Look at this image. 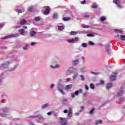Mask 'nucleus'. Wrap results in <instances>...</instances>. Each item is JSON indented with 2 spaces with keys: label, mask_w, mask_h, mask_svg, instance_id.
Here are the masks:
<instances>
[{
  "label": "nucleus",
  "mask_w": 125,
  "mask_h": 125,
  "mask_svg": "<svg viewBox=\"0 0 125 125\" xmlns=\"http://www.w3.org/2000/svg\"><path fill=\"white\" fill-rule=\"evenodd\" d=\"M82 81H84V77H83V75H80Z\"/></svg>",
  "instance_id": "52"
},
{
  "label": "nucleus",
  "mask_w": 125,
  "mask_h": 125,
  "mask_svg": "<svg viewBox=\"0 0 125 125\" xmlns=\"http://www.w3.org/2000/svg\"><path fill=\"white\" fill-rule=\"evenodd\" d=\"M9 64H10V61L5 62L2 64H1V65L0 66V68H8V66H9Z\"/></svg>",
  "instance_id": "7"
},
{
  "label": "nucleus",
  "mask_w": 125,
  "mask_h": 125,
  "mask_svg": "<svg viewBox=\"0 0 125 125\" xmlns=\"http://www.w3.org/2000/svg\"><path fill=\"white\" fill-rule=\"evenodd\" d=\"M17 67H18V65H15L14 67L13 68H11L10 71H14V70H15V69H16Z\"/></svg>",
  "instance_id": "38"
},
{
  "label": "nucleus",
  "mask_w": 125,
  "mask_h": 125,
  "mask_svg": "<svg viewBox=\"0 0 125 125\" xmlns=\"http://www.w3.org/2000/svg\"><path fill=\"white\" fill-rule=\"evenodd\" d=\"M23 28H24V29H27V26H23Z\"/></svg>",
  "instance_id": "64"
},
{
  "label": "nucleus",
  "mask_w": 125,
  "mask_h": 125,
  "mask_svg": "<svg viewBox=\"0 0 125 125\" xmlns=\"http://www.w3.org/2000/svg\"><path fill=\"white\" fill-rule=\"evenodd\" d=\"M77 34H78V33L76 31H71L70 33V36H75V35H77Z\"/></svg>",
  "instance_id": "25"
},
{
  "label": "nucleus",
  "mask_w": 125,
  "mask_h": 125,
  "mask_svg": "<svg viewBox=\"0 0 125 125\" xmlns=\"http://www.w3.org/2000/svg\"><path fill=\"white\" fill-rule=\"evenodd\" d=\"M30 37L33 38V37H35L36 35H37V32L34 30H31L29 33Z\"/></svg>",
  "instance_id": "12"
},
{
  "label": "nucleus",
  "mask_w": 125,
  "mask_h": 125,
  "mask_svg": "<svg viewBox=\"0 0 125 125\" xmlns=\"http://www.w3.org/2000/svg\"><path fill=\"white\" fill-rule=\"evenodd\" d=\"M47 114L48 115V116H51V115L52 114V112H49L47 113Z\"/></svg>",
  "instance_id": "56"
},
{
  "label": "nucleus",
  "mask_w": 125,
  "mask_h": 125,
  "mask_svg": "<svg viewBox=\"0 0 125 125\" xmlns=\"http://www.w3.org/2000/svg\"><path fill=\"white\" fill-rule=\"evenodd\" d=\"M83 17H84V18H89L90 16H89V15H88L86 13H84L83 14Z\"/></svg>",
  "instance_id": "31"
},
{
  "label": "nucleus",
  "mask_w": 125,
  "mask_h": 125,
  "mask_svg": "<svg viewBox=\"0 0 125 125\" xmlns=\"http://www.w3.org/2000/svg\"><path fill=\"white\" fill-rule=\"evenodd\" d=\"M4 79L3 78V74L1 73L0 75V85H1L2 84L3 81V80Z\"/></svg>",
  "instance_id": "13"
},
{
  "label": "nucleus",
  "mask_w": 125,
  "mask_h": 125,
  "mask_svg": "<svg viewBox=\"0 0 125 125\" xmlns=\"http://www.w3.org/2000/svg\"><path fill=\"white\" fill-rule=\"evenodd\" d=\"M41 18L40 17H37L34 18L35 21L36 22H39V21H41Z\"/></svg>",
  "instance_id": "27"
},
{
  "label": "nucleus",
  "mask_w": 125,
  "mask_h": 125,
  "mask_svg": "<svg viewBox=\"0 0 125 125\" xmlns=\"http://www.w3.org/2000/svg\"><path fill=\"white\" fill-rule=\"evenodd\" d=\"M119 101L120 102H124L125 101V99H124V98H120L119 99Z\"/></svg>",
  "instance_id": "47"
},
{
  "label": "nucleus",
  "mask_w": 125,
  "mask_h": 125,
  "mask_svg": "<svg viewBox=\"0 0 125 125\" xmlns=\"http://www.w3.org/2000/svg\"><path fill=\"white\" fill-rule=\"evenodd\" d=\"M79 41V38L76 37L75 38H73L72 39H68L67 40V42L69 43H74L76 42H78Z\"/></svg>",
  "instance_id": "8"
},
{
  "label": "nucleus",
  "mask_w": 125,
  "mask_h": 125,
  "mask_svg": "<svg viewBox=\"0 0 125 125\" xmlns=\"http://www.w3.org/2000/svg\"><path fill=\"white\" fill-rule=\"evenodd\" d=\"M87 37H94V34L89 33L87 34Z\"/></svg>",
  "instance_id": "45"
},
{
  "label": "nucleus",
  "mask_w": 125,
  "mask_h": 125,
  "mask_svg": "<svg viewBox=\"0 0 125 125\" xmlns=\"http://www.w3.org/2000/svg\"><path fill=\"white\" fill-rule=\"evenodd\" d=\"M72 87H73V84H69V85H67L65 86V87H64V89L65 90H69L70 89H71L72 88Z\"/></svg>",
  "instance_id": "14"
},
{
  "label": "nucleus",
  "mask_w": 125,
  "mask_h": 125,
  "mask_svg": "<svg viewBox=\"0 0 125 125\" xmlns=\"http://www.w3.org/2000/svg\"><path fill=\"white\" fill-rule=\"evenodd\" d=\"M110 47V45L109 44H106V51L107 52V53H108V54H110V53H111V50H110V49L108 48V47Z\"/></svg>",
  "instance_id": "17"
},
{
  "label": "nucleus",
  "mask_w": 125,
  "mask_h": 125,
  "mask_svg": "<svg viewBox=\"0 0 125 125\" xmlns=\"http://www.w3.org/2000/svg\"><path fill=\"white\" fill-rule=\"evenodd\" d=\"M82 46L83 47H86L87 46V44H86V43H83L82 44Z\"/></svg>",
  "instance_id": "39"
},
{
  "label": "nucleus",
  "mask_w": 125,
  "mask_h": 125,
  "mask_svg": "<svg viewBox=\"0 0 125 125\" xmlns=\"http://www.w3.org/2000/svg\"><path fill=\"white\" fill-rule=\"evenodd\" d=\"M27 23V21L26 20L22 19L20 22V25H25Z\"/></svg>",
  "instance_id": "18"
},
{
  "label": "nucleus",
  "mask_w": 125,
  "mask_h": 125,
  "mask_svg": "<svg viewBox=\"0 0 125 125\" xmlns=\"http://www.w3.org/2000/svg\"><path fill=\"white\" fill-rule=\"evenodd\" d=\"M95 110V108H93L89 112V114L90 115H92V114H93V112H94V110Z\"/></svg>",
  "instance_id": "36"
},
{
  "label": "nucleus",
  "mask_w": 125,
  "mask_h": 125,
  "mask_svg": "<svg viewBox=\"0 0 125 125\" xmlns=\"http://www.w3.org/2000/svg\"><path fill=\"white\" fill-rule=\"evenodd\" d=\"M81 110H79L80 113L82 112V111H83V109H84V107L81 106Z\"/></svg>",
  "instance_id": "48"
},
{
  "label": "nucleus",
  "mask_w": 125,
  "mask_h": 125,
  "mask_svg": "<svg viewBox=\"0 0 125 125\" xmlns=\"http://www.w3.org/2000/svg\"><path fill=\"white\" fill-rule=\"evenodd\" d=\"M113 2L114 3H115V4H117V7L118 8H120V9L124 8V6L121 5V3H120L121 2L120 0H113Z\"/></svg>",
  "instance_id": "6"
},
{
  "label": "nucleus",
  "mask_w": 125,
  "mask_h": 125,
  "mask_svg": "<svg viewBox=\"0 0 125 125\" xmlns=\"http://www.w3.org/2000/svg\"><path fill=\"white\" fill-rule=\"evenodd\" d=\"M82 59L83 60V61H84V60H85V58H84V57H82Z\"/></svg>",
  "instance_id": "62"
},
{
  "label": "nucleus",
  "mask_w": 125,
  "mask_h": 125,
  "mask_svg": "<svg viewBox=\"0 0 125 125\" xmlns=\"http://www.w3.org/2000/svg\"><path fill=\"white\" fill-rule=\"evenodd\" d=\"M57 88L58 91L60 92V93H61L62 95H65V94H66L65 92H64V90L65 89V85L58 83L57 84Z\"/></svg>",
  "instance_id": "1"
},
{
  "label": "nucleus",
  "mask_w": 125,
  "mask_h": 125,
  "mask_svg": "<svg viewBox=\"0 0 125 125\" xmlns=\"http://www.w3.org/2000/svg\"><path fill=\"white\" fill-rule=\"evenodd\" d=\"M79 60H75L74 61H72V65L73 66H75V65H78L79 64Z\"/></svg>",
  "instance_id": "16"
},
{
  "label": "nucleus",
  "mask_w": 125,
  "mask_h": 125,
  "mask_svg": "<svg viewBox=\"0 0 125 125\" xmlns=\"http://www.w3.org/2000/svg\"><path fill=\"white\" fill-rule=\"evenodd\" d=\"M85 88L86 90H88L89 89L88 86H87V85H85Z\"/></svg>",
  "instance_id": "54"
},
{
  "label": "nucleus",
  "mask_w": 125,
  "mask_h": 125,
  "mask_svg": "<svg viewBox=\"0 0 125 125\" xmlns=\"http://www.w3.org/2000/svg\"><path fill=\"white\" fill-rule=\"evenodd\" d=\"M54 86H55L54 84H51V86H50V88H53V87H54Z\"/></svg>",
  "instance_id": "61"
},
{
  "label": "nucleus",
  "mask_w": 125,
  "mask_h": 125,
  "mask_svg": "<svg viewBox=\"0 0 125 125\" xmlns=\"http://www.w3.org/2000/svg\"><path fill=\"white\" fill-rule=\"evenodd\" d=\"M53 18H54L55 19L58 18V15H57L56 14H53Z\"/></svg>",
  "instance_id": "41"
},
{
  "label": "nucleus",
  "mask_w": 125,
  "mask_h": 125,
  "mask_svg": "<svg viewBox=\"0 0 125 125\" xmlns=\"http://www.w3.org/2000/svg\"><path fill=\"white\" fill-rule=\"evenodd\" d=\"M19 32L21 36H24V34L25 33V30H24V29H20Z\"/></svg>",
  "instance_id": "20"
},
{
  "label": "nucleus",
  "mask_w": 125,
  "mask_h": 125,
  "mask_svg": "<svg viewBox=\"0 0 125 125\" xmlns=\"http://www.w3.org/2000/svg\"><path fill=\"white\" fill-rule=\"evenodd\" d=\"M29 118H38L39 121H44L45 120L42 115L31 116Z\"/></svg>",
  "instance_id": "9"
},
{
  "label": "nucleus",
  "mask_w": 125,
  "mask_h": 125,
  "mask_svg": "<svg viewBox=\"0 0 125 125\" xmlns=\"http://www.w3.org/2000/svg\"><path fill=\"white\" fill-rule=\"evenodd\" d=\"M63 104H64L65 105H67V104H68L69 102H68V100L66 99H64L62 101Z\"/></svg>",
  "instance_id": "26"
},
{
  "label": "nucleus",
  "mask_w": 125,
  "mask_h": 125,
  "mask_svg": "<svg viewBox=\"0 0 125 125\" xmlns=\"http://www.w3.org/2000/svg\"><path fill=\"white\" fill-rule=\"evenodd\" d=\"M91 8H97L98 7V5L96 2L92 3V5L91 6Z\"/></svg>",
  "instance_id": "19"
},
{
  "label": "nucleus",
  "mask_w": 125,
  "mask_h": 125,
  "mask_svg": "<svg viewBox=\"0 0 125 125\" xmlns=\"http://www.w3.org/2000/svg\"><path fill=\"white\" fill-rule=\"evenodd\" d=\"M60 120H61V125H67V124L68 123V120H67V119L60 117Z\"/></svg>",
  "instance_id": "5"
},
{
  "label": "nucleus",
  "mask_w": 125,
  "mask_h": 125,
  "mask_svg": "<svg viewBox=\"0 0 125 125\" xmlns=\"http://www.w3.org/2000/svg\"><path fill=\"white\" fill-rule=\"evenodd\" d=\"M58 29L59 31H63V30L64 29V26H58Z\"/></svg>",
  "instance_id": "24"
},
{
  "label": "nucleus",
  "mask_w": 125,
  "mask_h": 125,
  "mask_svg": "<svg viewBox=\"0 0 125 125\" xmlns=\"http://www.w3.org/2000/svg\"><path fill=\"white\" fill-rule=\"evenodd\" d=\"M63 113H64V114H67V113H68V110L66 109L64 110Z\"/></svg>",
  "instance_id": "58"
},
{
  "label": "nucleus",
  "mask_w": 125,
  "mask_h": 125,
  "mask_svg": "<svg viewBox=\"0 0 125 125\" xmlns=\"http://www.w3.org/2000/svg\"><path fill=\"white\" fill-rule=\"evenodd\" d=\"M112 85H113V84L112 83H108L106 85V88L107 89H110L111 87H112Z\"/></svg>",
  "instance_id": "21"
},
{
  "label": "nucleus",
  "mask_w": 125,
  "mask_h": 125,
  "mask_svg": "<svg viewBox=\"0 0 125 125\" xmlns=\"http://www.w3.org/2000/svg\"><path fill=\"white\" fill-rule=\"evenodd\" d=\"M114 32L117 33V34H122L123 33V31L120 29H115Z\"/></svg>",
  "instance_id": "22"
},
{
  "label": "nucleus",
  "mask_w": 125,
  "mask_h": 125,
  "mask_svg": "<svg viewBox=\"0 0 125 125\" xmlns=\"http://www.w3.org/2000/svg\"><path fill=\"white\" fill-rule=\"evenodd\" d=\"M121 41H125V35H120Z\"/></svg>",
  "instance_id": "32"
},
{
  "label": "nucleus",
  "mask_w": 125,
  "mask_h": 125,
  "mask_svg": "<svg viewBox=\"0 0 125 125\" xmlns=\"http://www.w3.org/2000/svg\"><path fill=\"white\" fill-rule=\"evenodd\" d=\"M86 1L85 0H84L83 1H82V2H81V3H82V4H84L85 3V2H86Z\"/></svg>",
  "instance_id": "57"
},
{
  "label": "nucleus",
  "mask_w": 125,
  "mask_h": 125,
  "mask_svg": "<svg viewBox=\"0 0 125 125\" xmlns=\"http://www.w3.org/2000/svg\"><path fill=\"white\" fill-rule=\"evenodd\" d=\"M28 11L29 12H32L33 11V7L31 6L28 7Z\"/></svg>",
  "instance_id": "42"
},
{
  "label": "nucleus",
  "mask_w": 125,
  "mask_h": 125,
  "mask_svg": "<svg viewBox=\"0 0 125 125\" xmlns=\"http://www.w3.org/2000/svg\"><path fill=\"white\" fill-rule=\"evenodd\" d=\"M91 73L93 74V75H98L99 74L98 72H94L93 71H92Z\"/></svg>",
  "instance_id": "50"
},
{
  "label": "nucleus",
  "mask_w": 125,
  "mask_h": 125,
  "mask_svg": "<svg viewBox=\"0 0 125 125\" xmlns=\"http://www.w3.org/2000/svg\"><path fill=\"white\" fill-rule=\"evenodd\" d=\"M44 7L45 8V10L43 12L44 15H47L48 14H49V11L50 10L49 6H45Z\"/></svg>",
  "instance_id": "10"
},
{
  "label": "nucleus",
  "mask_w": 125,
  "mask_h": 125,
  "mask_svg": "<svg viewBox=\"0 0 125 125\" xmlns=\"http://www.w3.org/2000/svg\"><path fill=\"white\" fill-rule=\"evenodd\" d=\"M88 43L90 45H94V44H95L94 42H93L91 41H89Z\"/></svg>",
  "instance_id": "44"
},
{
  "label": "nucleus",
  "mask_w": 125,
  "mask_h": 125,
  "mask_svg": "<svg viewBox=\"0 0 125 125\" xmlns=\"http://www.w3.org/2000/svg\"><path fill=\"white\" fill-rule=\"evenodd\" d=\"M0 116L3 118H5V117H6V115L4 114H0Z\"/></svg>",
  "instance_id": "49"
},
{
  "label": "nucleus",
  "mask_w": 125,
  "mask_h": 125,
  "mask_svg": "<svg viewBox=\"0 0 125 125\" xmlns=\"http://www.w3.org/2000/svg\"><path fill=\"white\" fill-rule=\"evenodd\" d=\"M18 36H19L18 34L8 35L6 36H4L3 37H1V40H7V39H11L12 38H16V37H18Z\"/></svg>",
  "instance_id": "3"
},
{
  "label": "nucleus",
  "mask_w": 125,
  "mask_h": 125,
  "mask_svg": "<svg viewBox=\"0 0 125 125\" xmlns=\"http://www.w3.org/2000/svg\"><path fill=\"white\" fill-rule=\"evenodd\" d=\"M83 28H89L88 25H86L85 24H82Z\"/></svg>",
  "instance_id": "46"
},
{
  "label": "nucleus",
  "mask_w": 125,
  "mask_h": 125,
  "mask_svg": "<svg viewBox=\"0 0 125 125\" xmlns=\"http://www.w3.org/2000/svg\"><path fill=\"white\" fill-rule=\"evenodd\" d=\"M49 106H50L49 104L47 103L46 104H44L42 106V110H43V109L47 108V107H49Z\"/></svg>",
  "instance_id": "15"
},
{
  "label": "nucleus",
  "mask_w": 125,
  "mask_h": 125,
  "mask_svg": "<svg viewBox=\"0 0 125 125\" xmlns=\"http://www.w3.org/2000/svg\"><path fill=\"white\" fill-rule=\"evenodd\" d=\"M37 44V43L35 42H32L31 43L30 45L34 46V45H35V44Z\"/></svg>",
  "instance_id": "53"
},
{
  "label": "nucleus",
  "mask_w": 125,
  "mask_h": 125,
  "mask_svg": "<svg viewBox=\"0 0 125 125\" xmlns=\"http://www.w3.org/2000/svg\"><path fill=\"white\" fill-rule=\"evenodd\" d=\"M117 75H118L117 73H113V74L111 75V76L110 77V80L111 82H113V81H115V80H116Z\"/></svg>",
  "instance_id": "11"
},
{
  "label": "nucleus",
  "mask_w": 125,
  "mask_h": 125,
  "mask_svg": "<svg viewBox=\"0 0 125 125\" xmlns=\"http://www.w3.org/2000/svg\"><path fill=\"white\" fill-rule=\"evenodd\" d=\"M28 46H29V45L27 44L25 45V46L23 47V49L24 50H27L28 49Z\"/></svg>",
  "instance_id": "40"
},
{
  "label": "nucleus",
  "mask_w": 125,
  "mask_h": 125,
  "mask_svg": "<svg viewBox=\"0 0 125 125\" xmlns=\"http://www.w3.org/2000/svg\"><path fill=\"white\" fill-rule=\"evenodd\" d=\"M29 125H35V124L34 123V122H30L29 123Z\"/></svg>",
  "instance_id": "60"
},
{
  "label": "nucleus",
  "mask_w": 125,
  "mask_h": 125,
  "mask_svg": "<svg viewBox=\"0 0 125 125\" xmlns=\"http://www.w3.org/2000/svg\"><path fill=\"white\" fill-rule=\"evenodd\" d=\"M79 114H80V113H79V112L76 113V116H78Z\"/></svg>",
  "instance_id": "63"
},
{
  "label": "nucleus",
  "mask_w": 125,
  "mask_h": 125,
  "mask_svg": "<svg viewBox=\"0 0 125 125\" xmlns=\"http://www.w3.org/2000/svg\"><path fill=\"white\" fill-rule=\"evenodd\" d=\"M100 20L103 22L106 20V18L105 17H101Z\"/></svg>",
  "instance_id": "35"
},
{
  "label": "nucleus",
  "mask_w": 125,
  "mask_h": 125,
  "mask_svg": "<svg viewBox=\"0 0 125 125\" xmlns=\"http://www.w3.org/2000/svg\"><path fill=\"white\" fill-rule=\"evenodd\" d=\"M102 123H103V121H102V120H99V121H97L96 122V125H98L99 124H102Z\"/></svg>",
  "instance_id": "34"
},
{
  "label": "nucleus",
  "mask_w": 125,
  "mask_h": 125,
  "mask_svg": "<svg viewBox=\"0 0 125 125\" xmlns=\"http://www.w3.org/2000/svg\"><path fill=\"white\" fill-rule=\"evenodd\" d=\"M72 111H73V110L72 109V108L69 107L68 113L72 114Z\"/></svg>",
  "instance_id": "43"
},
{
  "label": "nucleus",
  "mask_w": 125,
  "mask_h": 125,
  "mask_svg": "<svg viewBox=\"0 0 125 125\" xmlns=\"http://www.w3.org/2000/svg\"><path fill=\"white\" fill-rule=\"evenodd\" d=\"M104 81L101 80V82H100V84H104Z\"/></svg>",
  "instance_id": "55"
},
{
  "label": "nucleus",
  "mask_w": 125,
  "mask_h": 125,
  "mask_svg": "<svg viewBox=\"0 0 125 125\" xmlns=\"http://www.w3.org/2000/svg\"><path fill=\"white\" fill-rule=\"evenodd\" d=\"M83 92V89H79V90H76L74 93H71V96L72 98H75L76 96H78L79 93Z\"/></svg>",
  "instance_id": "2"
},
{
  "label": "nucleus",
  "mask_w": 125,
  "mask_h": 125,
  "mask_svg": "<svg viewBox=\"0 0 125 125\" xmlns=\"http://www.w3.org/2000/svg\"><path fill=\"white\" fill-rule=\"evenodd\" d=\"M9 110V109H8V108L4 107V108H3V112L4 113H7V112H8Z\"/></svg>",
  "instance_id": "28"
},
{
  "label": "nucleus",
  "mask_w": 125,
  "mask_h": 125,
  "mask_svg": "<svg viewBox=\"0 0 125 125\" xmlns=\"http://www.w3.org/2000/svg\"><path fill=\"white\" fill-rule=\"evenodd\" d=\"M90 88H91V89H94V88H95V87L94 86V84L91 83L90 84Z\"/></svg>",
  "instance_id": "37"
},
{
  "label": "nucleus",
  "mask_w": 125,
  "mask_h": 125,
  "mask_svg": "<svg viewBox=\"0 0 125 125\" xmlns=\"http://www.w3.org/2000/svg\"><path fill=\"white\" fill-rule=\"evenodd\" d=\"M63 20V21H69V20H71V18L64 17Z\"/></svg>",
  "instance_id": "30"
},
{
  "label": "nucleus",
  "mask_w": 125,
  "mask_h": 125,
  "mask_svg": "<svg viewBox=\"0 0 125 125\" xmlns=\"http://www.w3.org/2000/svg\"><path fill=\"white\" fill-rule=\"evenodd\" d=\"M67 116L69 118H71L72 117V114L68 113Z\"/></svg>",
  "instance_id": "59"
},
{
  "label": "nucleus",
  "mask_w": 125,
  "mask_h": 125,
  "mask_svg": "<svg viewBox=\"0 0 125 125\" xmlns=\"http://www.w3.org/2000/svg\"><path fill=\"white\" fill-rule=\"evenodd\" d=\"M77 72V69L74 67H69L67 70V75H70V74H73V73H76Z\"/></svg>",
  "instance_id": "4"
},
{
  "label": "nucleus",
  "mask_w": 125,
  "mask_h": 125,
  "mask_svg": "<svg viewBox=\"0 0 125 125\" xmlns=\"http://www.w3.org/2000/svg\"><path fill=\"white\" fill-rule=\"evenodd\" d=\"M17 11L18 13H22V12H24V11H25V9H17Z\"/></svg>",
  "instance_id": "23"
},
{
  "label": "nucleus",
  "mask_w": 125,
  "mask_h": 125,
  "mask_svg": "<svg viewBox=\"0 0 125 125\" xmlns=\"http://www.w3.org/2000/svg\"><path fill=\"white\" fill-rule=\"evenodd\" d=\"M51 68H52V69H56V68H59V65L56 64L55 66H53L52 65H50Z\"/></svg>",
  "instance_id": "29"
},
{
  "label": "nucleus",
  "mask_w": 125,
  "mask_h": 125,
  "mask_svg": "<svg viewBox=\"0 0 125 125\" xmlns=\"http://www.w3.org/2000/svg\"><path fill=\"white\" fill-rule=\"evenodd\" d=\"M81 72L82 73H85L86 72V70L84 68H82L80 69Z\"/></svg>",
  "instance_id": "33"
},
{
  "label": "nucleus",
  "mask_w": 125,
  "mask_h": 125,
  "mask_svg": "<svg viewBox=\"0 0 125 125\" xmlns=\"http://www.w3.org/2000/svg\"><path fill=\"white\" fill-rule=\"evenodd\" d=\"M3 26H4V22L0 23V28H2V27H3Z\"/></svg>",
  "instance_id": "51"
}]
</instances>
